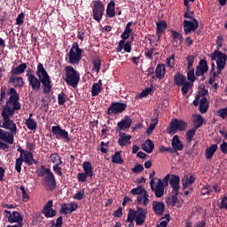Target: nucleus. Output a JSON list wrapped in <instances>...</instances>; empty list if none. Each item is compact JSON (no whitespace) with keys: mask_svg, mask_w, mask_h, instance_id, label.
<instances>
[{"mask_svg":"<svg viewBox=\"0 0 227 227\" xmlns=\"http://www.w3.org/2000/svg\"><path fill=\"white\" fill-rule=\"evenodd\" d=\"M24 161L25 160H24L23 157H20V158L16 159V160H15V167H14L15 171H17L19 173L21 172V166L24 163Z\"/></svg>","mask_w":227,"mask_h":227,"instance_id":"de8ad7c7","label":"nucleus"},{"mask_svg":"<svg viewBox=\"0 0 227 227\" xmlns=\"http://www.w3.org/2000/svg\"><path fill=\"white\" fill-rule=\"evenodd\" d=\"M59 213L62 215H67L70 213V207L68 204H62V207H60Z\"/></svg>","mask_w":227,"mask_h":227,"instance_id":"5fc2aeb1","label":"nucleus"},{"mask_svg":"<svg viewBox=\"0 0 227 227\" xmlns=\"http://www.w3.org/2000/svg\"><path fill=\"white\" fill-rule=\"evenodd\" d=\"M196 177L194 176H185L182 179L183 191L187 190L195 183Z\"/></svg>","mask_w":227,"mask_h":227,"instance_id":"bb28decb","label":"nucleus"},{"mask_svg":"<svg viewBox=\"0 0 227 227\" xmlns=\"http://www.w3.org/2000/svg\"><path fill=\"white\" fill-rule=\"evenodd\" d=\"M212 192L213 190L210 189V185H205L204 188L200 191V194H202L203 196L210 195Z\"/></svg>","mask_w":227,"mask_h":227,"instance_id":"052dcab7","label":"nucleus"},{"mask_svg":"<svg viewBox=\"0 0 227 227\" xmlns=\"http://www.w3.org/2000/svg\"><path fill=\"white\" fill-rule=\"evenodd\" d=\"M87 177H90L88 174L85 173H78L77 174V180L81 183L86 182Z\"/></svg>","mask_w":227,"mask_h":227,"instance_id":"bf43d9fd","label":"nucleus"},{"mask_svg":"<svg viewBox=\"0 0 227 227\" xmlns=\"http://www.w3.org/2000/svg\"><path fill=\"white\" fill-rule=\"evenodd\" d=\"M94 7L92 8V18L97 22H101L105 12V5L101 0L94 1Z\"/></svg>","mask_w":227,"mask_h":227,"instance_id":"1a4fd4ad","label":"nucleus"},{"mask_svg":"<svg viewBox=\"0 0 227 227\" xmlns=\"http://www.w3.org/2000/svg\"><path fill=\"white\" fill-rule=\"evenodd\" d=\"M219 209L227 210V195L222 197L221 203L219 205Z\"/></svg>","mask_w":227,"mask_h":227,"instance_id":"13d9d810","label":"nucleus"},{"mask_svg":"<svg viewBox=\"0 0 227 227\" xmlns=\"http://www.w3.org/2000/svg\"><path fill=\"white\" fill-rule=\"evenodd\" d=\"M155 148V145H153L151 139H146L145 145H142V150L146 152L147 153H153V150Z\"/></svg>","mask_w":227,"mask_h":227,"instance_id":"e433bc0d","label":"nucleus"},{"mask_svg":"<svg viewBox=\"0 0 227 227\" xmlns=\"http://www.w3.org/2000/svg\"><path fill=\"white\" fill-rule=\"evenodd\" d=\"M184 18L186 20H196L194 13L191 10L185 11V12L184 14Z\"/></svg>","mask_w":227,"mask_h":227,"instance_id":"864d4df0","label":"nucleus"},{"mask_svg":"<svg viewBox=\"0 0 227 227\" xmlns=\"http://www.w3.org/2000/svg\"><path fill=\"white\" fill-rule=\"evenodd\" d=\"M218 116L222 119H226L227 118V108H222L218 110Z\"/></svg>","mask_w":227,"mask_h":227,"instance_id":"774afa93","label":"nucleus"},{"mask_svg":"<svg viewBox=\"0 0 227 227\" xmlns=\"http://www.w3.org/2000/svg\"><path fill=\"white\" fill-rule=\"evenodd\" d=\"M51 133L57 140L63 139L66 142L71 141L68 131H66V129H62L60 125H53L51 127Z\"/></svg>","mask_w":227,"mask_h":227,"instance_id":"9d476101","label":"nucleus"},{"mask_svg":"<svg viewBox=\"0 0 227 227\" xmlns=\"http://www.w3.org/2000/svg\"><path fill=\"white\" fill-rule=\"evenodd\" d=\"M167 65L168 67L173 68L175 66V55L172 54L170 58H167Z\"/></svg>","mask_w":227,"mask_h":227,"instance_id":"69168bd1","label":"nucleus"},{"mask_svg":"<svg viewBox=\"0 0 227 227\" xmlns=\"http://www.w3.org/2000/svg\"><path fill=\"white\" fill-rule=\"evenodd\" d=\"M198 130V129L196 128H192L190 129L186 134H185V140L187 143H191L195 136L196 131Z\"/></svg>","mask_w":227,"mask_h":227,"instance_id":"c03bdc74","label":"nucleus"},{"mask_svg":"<svg viewBox=\"0 0 227 227\" xmlns=\"http://www.w3.org/2000/svg\"><path fill=\"white\" fill-rule=\"evenodd\" d=\"M102 63L100 59H96L92 60V72H97L98 74L101 70Z\"/></svg>","mask_w":227,"mask_h":227,"instance_id":"79ce46f5","label":"nucleus"},{"mask_svg":"<svg viewBox=\"0 0 227 227\" xmlns=\"http://www.w3.org/2000/svg\"><path fill=\"white\" fill-rule=\"evenodd\" d=\"M43 185L47 191H54L58 184L56 183V179L54 174H50L49 176H45L43 180Z\"/></svg>","mask_w":227,"mask_h":227,"instance_id":"dca6fc26","label":"nucleus"},{"mask_svg":"<svg viewBox=\"0 0 227 227\" xmlns=\"http://www.w3.org/2000/svg\"><path fill=\"white\" fill-rule=\"evenodd\" d=\"M133 120L129 116L126 115L120 122L117 124L115 129L116 133H121V130H127L132 126Z\"/></svg>","mask_w":227,"mask_h":227,"instance_id":"a211bd4d","label":"nucleus"},{"mask_svg":"<svg viewBox=\"0 0 227 227\" xmlns=\"http://www.w3.org/2000/svg\"><path fill=\"white\" fill-rule=\"evenodd\" d=\"M121 153V151L116 152L112 155V163L123 164L124 160H122Z\"/></svg>","mask_w":227,"mask_h":227,"instance_id":"ea45409f","label":"nucleus"},{"mask_svg":"<svg viewBox=\"0 0 227 227\" xmlns=\"http://www.w3.org/2000/svg\"><path fill=\"white\" fill-rule=\"evenodd\" d=\"M168 28V24L164 20L158 21L156 23V35L158 41L160 40V37L162 35V33L166 31Z\"/></svg>","mask_w":227,"mask_h":227,"instance_id":"b1692460","label":"nucleus"},{"mask_svg":"<svg viewBox=\"0 0 227 227\" xmlns=\"http://www.w3.org/2000/svg\"><path fill=\"white\" fill-rule=\"evenodd\" d=\"M194 59H195V56L194 55H188L186 57V61H187V80L193 82L196 80H198V77H196L194 74V68H192V66L194 64Z\"/></svg>","mask_w":227,"mask_h":227,"instance_id":"9b49d317","label":"nucleus"},{"mask_svg":"<svg viewBox=\"0 0 227 227\" xmlns=\"http://www.w3.org/2000/svg\"><path fill=\"white\" fill-rule=\"evenodd\" d=\"M137 212L135 209L129 208L127 222H137Z\"/></svg>","mask_w":227,"mask_h":227,"instance_id":"a18cd8bd","label":"nucleus"},{"mask_svg":"<svg viewBox=\"0 0 227 227\" xmlns=\"http://www.w3.org/2000/svg\"><path fill=\"white\" fill-rule=\"evenodd\" d=\"M216 150H217V145H210L209 147H207L205 151L206 159L207 160H210L213 158Z\"/></svg>","mask_w":227,"mask_h":227,"instance_id":"f704fd0d","label":"nucleus"},{"mask_svg":"<svg viewBox=\"0 0 227 227\" xmlns=\"http://www.w3.org/2000/svg\"><path fill=\"white\" fill-rule=\"evenodd\" d=\"M147 210L142 207H137V226H142L146 220Z\"/></svg>","mask_w":227,"mask_h":227,"instance_id":"4be33fe9","label":"nucleus"},{"mask_svg":"<svg viewBox=\"0 0 227 227\" xmlns=\"http://www.w3.org/2000/svg\"><path fill=\"white\" fill-rule=\"evenodd\" d=\"M83 171H84V174L88 175L90 178L93 177L94 176L93 168L90 161H85L83 163Z\"/></svg>","mask_w":227,"mask_h":227,"instance_id":"4c0bfd02","label":"nucleus"},{"mask_svg":"<svg viewBox=\"0 0 227 227\" xmlns=\"http://www.w3.org/2000/svg\"><path fill=\"white\" fill-rule=\"evenodd\" d=\"M102 91V81L99 80L98 82L94 83L91 86V97H97L98 95L100 94Z\"/></svg>","mask_w":227,"mask_h":227,"instance_id":"473e14b6","label":"nucleus"},{"mask_svg":"<svg viewBox=\"0 0 227 227\" xmlns=\"http://www.w3.org/2000/svg\"><path fill=\"white\" fill-rule=\"evenodd\" d=\"M51 226H55V227H62L63 226V216L59 215L57 218L56 223H54V221H52Z\"/></svg>","mask_w":227,"mask_h":227,"instance_id":"e2e57ef3","label":"nucleus"},{"mask_svg":"<svg viewBox=\"0 0 227 227\" xmlns=\"http://www.w3.org/2000/svg\"><path fill=\"white\" fill-rule=\"evenodd\" d=\"M115 3L114 0H111L107 5L106 15L109 19L115 17Z\"/></svg>","mask_w":227,"mask_h":227,"instance_id":"2f4dec72","label":"nucleus"},{"mask_svg":"<svg viewBox=\"0 0 227 227\" xmlns=\"http://www.w3.org/2000/svg\"><path fill=\"white\" fill-rule=\"evenodd\" d=\"M119 140L118 144L120 146L123 147L126 146L127 144H130V139H132V135H127L126 133L119 132Z\"/></svg>","mask_w":227,"mask_h":227,"instance_id":"cd10ccee","label":"nucleus"},{"mask_svg":"<svg viewBox=\"0 0 227 227\" xmlns=\"http://www.w3.org/2000/svg\"><path fill=\"white\" fill-rule=\"evenodd\" d=\"M211 61L216 60V66L225 67L227 61V55L220 50H215L213 54L210 55Z\"/></svg>","mask_w":227,"mask_h":227,"instance_id":"ddd939ff","label":"nucleus"},{"mask_svg":"<svg viewBox=\"0 0 227 227\" xmlns=\"http://www.w3.org/2000/svg\"><path fill=\"white\" fill-rule=\"evenodd\" d=\"M62 164V161L57 163L56 165H53V171L59 176H62L63 173L61 171V167H59Z\"/></svg>","mask_w":227,"mask_h":227,"instance_id":"603ef678","label":"nucleus"},{"mask_svg":"<svg viewBox=\"0 0 227 227\" xmlns=\"http://www.w3.org/2000/svg\"><path fill=\"white\" fill-rule=\"evenodd\" d=\"M209 71L208 63L205 59H200L199 65L196 67L195 75L196 77L204 76V74Z\"/></svg>","mask_w":227,"mask_h":227,"instance_id":"6ab92c4d","label":"nucleus"},{"mask_svg":"<svg viewBox=\"0 0 227 227\" xmlns=\"http://www.w3.org/2000/svg\"><path fill=\"white\" fill-rule=\"evenodd\" d=\"M170 221V216L168 214L165 215L164 216L161 217V222L159 225L156 227H167L168 223Z\"/></svg>","mask_w":227,"mask_h":227,"instance_id":"09e8293b","label":"nucleus"},{"mask_svg":"<svg viewBox=\"0 0 227 227\" xmlns=\"http://www.w3.org/2000/svg\"><path fill=\"white\" fill-rule=\"evenodd\" d=\"M188 123L183 120L177 118L173 119V121L168 124L167 128V133L168 135H174L177 131H184L187 128Z\"/></svg>","mask_w":227,"mask_h":227,"instance_id":"6e6552de","label":"nucleus"},{"mask_svg":"<svg viewBox=\"0 0 227 227\" xmlns=\"http://www.w3.org/2000/svg\"><path fill=\"white\" fill-rule=\"evenodd\" d=\"M1 114L3 118V125H0V128L11 130L12 134H17V125L10 119L11 116L15 115V112L12 111L10 108H6L3 109Z\"/></svg>","mask_w":227,"mask_h":227,"instance_id":"20e7f679","label":"nucleus"},{"mask_svg":"<svg viewBox=\"0 0 227 227\" xmlns=\"http://www.w3.org/2000/svg\"><path fill=\"white\" fill-rule=\"evenodd\" d=\"M24 20H25V13L21 12L18 18H16V25L20 26L21 24H24Z\"/></svg>","mask_w":227,"mask_h":227,"instance_id":"338daca9","label":"nucleus"},{"mask_svg":"<svg viewBox=\"0 0 227 227\" xmlns=\"http://www.w3.org/2000/svg\"><path fill=\"white\" fill-rule=\"evenodd\" d=\"M204 119L202 115L195 114L193 115V124L194 129H199L203 125Z\"/></svg>","mask_w":227,"mask_h":227,"instance_id":"58836bf2","label":"nucleus"},{"mask_svg":"<svg viewBox=\"0 0 227 227\" xmlns=\"http://www.w3.org/2000/svg\"><path fill=\"white\" fill-rule=\"evenodd\" d=\"M209 109V102L206 97H203L200 100L199 111L200 114H206Z\"/></svg>","mask_w":227,"mask_h":227,"instance_id":"c756f323","label":"nucleus"},{"mask_svg":"<svg viewBox=\"0 0 227 227\" xmlns=\"http://www.w3.org/2000/svg\"><path fill=\"white\" fill-rule=\"evenodd\" d=\"M36 75L39 79L36 78ZM36 75L27 78V81H28L29 86L32 88L33 91H39L41 90L42 83L43 94H50L52 90L51 80L42 63L37 64Z\"/></svg>","mask_w":227,"mask_h":227,"instance_id":"f257e3e1","label":"nucleus"},{"mask_svg":"<svg viewBox=\"0 0 227 227\" xmlns=\"http://www.w3.org/2000/svg\"><path fill=\"white\" fill-rule=\"evenodd\" d=\"M24 162L27 164L28 166H31L33 164H37L38 161L35 159L31 152L25 151L24 153Z\"/></svg>","mask_w":227,"mask_h":227,"instance_id":"7c9ffc66","label":"nucleus"},{"mask_svg":"<svg viewBox=\"0 0 227 227\" xmlns=\"http://www.w3.org/2000/svg\"><path fill=\"white\" fill-rule=\"evenodd\" d=\"M165 209H166V205L163 202H159V201L153 202V211L157 216L163 215Z\"/></svg>","mask_w":227,"mask_h":227,"instance_id":"5701e85b","label":"nucleus"},{"mask_svg":"<svg viewBox=\"0 0 227 227\" xmlns=\"http://www.w3.org/2000/svg\"><path fill=\"white\" fill-rule=\"evenodd\" d=\"M146 190L142 188V186H137V188H133L130 191V194L136 196V195H144L145 193H146Z\"/></svg>","mask_w":227,"mask_h":227,"instance_id":"49530a36","label":"nucleus"},{"mask_svg":"<svg viewBox=\"0 0 227 227\" xmlns=\"http://www.w3.org/2000/svg\"><path fill=\"white\" fill-rule=\"evenodd\" d=\"M126 109L127 105L125 103L113 102L107 109V114H118L120 113H122L123 111H126Z\"/></svg>","mask_w":227,"mask_h":227,"instance_id":"2eb2a0df","label":"nucleus"},{"mask_svg":"<svg viewBox=\"0 0 227 227\" xmlns=\"http://www.w3.org/2000/svg\"><path fill=\"white\" fill-rule=\"evenodd\" d=\"M53 201L48 200L43 206V214L46 218H53L56 216L58 212L52 208Z\"/></svg>","mask_w":227,"mask_h":227,"instance_id":"aec40b11","label":"nucleus"},{"mask_svg":"<svg viewBox=\"0 0 227 227\" xmlns=\"http://www.w3.org/2000/svg\"><path fill=\"white\" fill-rule=\"evenodd\" d=\"M187 82V77L184 74H182L180 72H177L174 76V84L181 87Z\"/></svg>","mask_w":227,"mask_h":227,"instance_id":"c85d7f7f","label":"nucleus"},{"mask_svg":"<svg viewBox=\"0 0 227 227\" xmlns=\"http://www.w3.org/2000/svg\"><path fill=\"white\" fill-rule=\"evenodd\" d=\"M82 57V50L80 48L79 43H74L73 46H71L69 52L67 53V63L71 65H79Z\"/></svg>","mask_w":227,"mask_h":227,"instance_id":"0eeeda50","label":"nucleus"},{"mask_svg":"<svg viewBox=\"0 0 227 227\" xmlns=\"http://www.w3.org/2000/svg\"><path fill=\"white\" fill-rule=\"evenodd\" d=\"M155 184V181L153 179L150 181L151 189L153 192H154L155 197L157 199H160L164 194V188L165 185L162 183L161 179H158L156 183V186L154 187L153 184Z\"/></svg>","mask_w":227,"mask_h":227,"instance_id":"4468645a","label":"nucleus"},{"mask_svg":"<svg viewBox=\"0 0 227 227\" xmlns=\"http://www.w3.org/2000/svg\"><path fill=\"white\" fill-rule=\"evenodd\" d=\"M133 26V22L130 21L126 25V27H124V31L121 35V40L119 42V44L116 48L117 52H122V51L129 53L132 51V41H127L129 36L132 35L133 28L131 27Z\"/></svg>","mask_w":227,"mask_h":227,"instance_id":"f03ea898","label":"nucleus"},{"mask_svg":"<svg viewBox=\"0 0 227 227\" xmlns=\"http://www.w3.org/2000/svg\"><path fill=\"white\" fill-rule=\"evenodd\" d=\"M67 101L66 95L64 92L58 95V104L59 106H63Z\"/></svg>","mask_w":227,"mask_h":227,"instance_id":"6e6d98bb","label":"nucleus"},{"mask_svg":"<svg viewBox=\"0 0 227 227\" xmlns=\"http://www.w3.org/2000/svg\"><path fill=\"white\" fill-rule=\"evenodd\" d=\"M14 135L13 132H5V135L2 138V141H4L8 143L9 145H13L14 144Z\"/></svg>","mask_w":227,"mask_h":227,"instance_id":"37998d69","label":"nucleus"},{"mask_svg":"<svg viewBox=\"0 0 227 227\" xmlns=\"http://www.w3.org/2000/svg\"><path fill=\"white\" fill-rule=\"evenodd\" d=\"M36 174H37V176L43 177L45 176V175L46 176H49L53 173L49 168H45V165H41V168H39V170L36 171Z\"/></svg>","mask_w":227,"mask_h":227,"instance_id":"c9c22d12","label":"nucleus"},{"mask_svg":"<svg viewBox=\"0 0 227 227\" xmlns=\"http://www.w3.org/2000/svg\"><path fill=\"white\" fill-rule=\"evenodd\" d=\"M171 145L174 153L182 152V150L184 149V145L182 144V141L179 139L178 135L174 136Z\"/></svg>","mask_w":227,"mask_h":227,"instance_id":"a878e982","label":"nucleus"},{"mask_svg":"<svg viewBox=\"0 0 227 227\" xmlns=\"http://www.w3.org/2000/svg\"><path fill=\"white\" fill-rule=\"evenodd\" d=\"M131 171L135 174H138L145 171V167H143V165L137 164L134 166V168H132Z\"/></svg>","mask_w":227,"mask_h":227,"instance_id":"4d7b16f0","label":"nucleus"},{"mask_svg":"<svg viewBox=\"0 0 227 227\" xmlns=\"http://www.w3.org/2000/svg\"><path fill=\"white\" fill-rule=\"evenodd\" d=\"M50 160H51L53 163H59L60 161H62L60 156L58 153H53L50 155Z\"/></svg>","mask_w":227,"mask_h":227,"instance_id":"0e129e2a","label":"nucleus"},{"mask_svg":"<svg viewBox=\"0 0 227 227\" xmlns=\"http://www.w3.org/2000/svg\"><path fill=\"white\" fill-rule=\"evenodd\" d=\"M183 27H184V34L189 35L191 32L195 31L199 28L200 23L198 20H194L192 21L184 20L183 23Z\"/></svg>","mask_w":227,"mask_h":227,"instance_id":"f3484780","label":"nucleus"},{"mask_svg":"<svg viewBox=\"0 0 227 227\" xmlns=\"http://www.w3.org/2000/svg\"><path fill=\"white\" fill-rule=\"evenodd\" d=\"M167 69L163 64H158L155 68V74L152 75V80L158 79L161 81L166 76Z\"/></svg>","mask_w":227,"mask_h":227,"instance_id":"412c9836","label":"nucleus"},{"mask_svg":"<svg viewBox=\"0 0 227 227\" xmlns=\"http://www.w3.org/2000/svg\"><path fill=\"white\" fill-rule=\"evenodd\" d=\"M16 84L14 85L15 89H21L25 86L24 79L21 76H16Z\"/></svg>","mask_w":227,"mask_h":227,"instance_id":"3c124183","label":"nucleus"},{"mask_svg":"<svg viewBox=\"0 0 227 227\" xmlns=\"http://www.w3.org/2000/svg\"><path fill=\"white\" fill-rule=\"evenodd\" d=\"M171 36H172L173 41L176 43H181L184 42V37H183L182 34L178 33L177 31L171 30Z\"/></svg>","mask_w":227,"mask_h":227,"instance_id":"a19ab883","label":"nucleus"},{"mask_svg":"<svg viewBox=\"0 0 227 227\" xmlns=\"http://www.w3.org/2000/svg\"><path fill=\"white\" fill-rule=\"evenodd\" d=\"M155 51L154 47H152L151 49L145 48V56L146 59L153 60V51Z\"/></svg>","mask_w":227,"mask_h":227,"instance_id":"8fccbe9b","label":"nucleus"},{"mask_svg":"<svg viewBox=\"0 0 227 227\" xmlns=\"http://www.w3.org/2000/svg\"><path fill=\"white\" fill-rule=\"evenodd\" d=\"M180 176L172 175L169 180L170 186L172 188V196L168 199L167 204L172 207H176L178 201L179 191H180Z\"/></svg>","mask_w":227,"mask_h":227,"instance_id":"7ed1b4c3","label":"nucleus"},{"mask_svg":"<svg viewBox=\"0 0 227 227\" xmlns=\"http://www.w3.org/2000/svg\"><path fill=\"white\" fill-rule=\"evenodd\" d=\"M33 114H30L29 118L25 121V125L29 130H35L37 129V122L32 119Z\"/></svg>","mask_w":227,"mask_h":227,"instance_id":"72a5a7b5","label":"nucleus"},{"mask_svg":"<svg viewBox=\"0 0 227 227\" xmlns=\"http://www.w3.org/2000/svg\"><path fill=\"white\" fill-rule=\"evenodd\" d=\"M65 82L67 85L76 88L80 82V73L77 72L74 67L67 66L65 68Z\"/></svg>","mask_w":227,"mask_h":227,"instance_id":"423d86ee","label":"nucleus"},{"mask_svg":"<svg viewBox=\"0 0 227 227\" xmlns=\"http://www.w3.org/2000/svg\"><path fill=\"white\" fill-rule=\"evenodd\" d=\"M27 68V65L26 63H21L20 66L12 67L11 70L12 76H17L21 74H24Z\"/></svg>","mask_w":227,"mask_h":227,"instance_id":"393cba45","label":"nucleus"},{"mask_svg":"<svg viewBox=\"0 0 227 227\" xmlns=\"http://www.w3.org/2000/svg\"><path fill=\"white\" fill-rule=\"evenodd\" d=\"M4 214L10 223H17L18 224H22V222L24 221V217H22L20 213L18 211L11 213L9 210L5 209L4 210Z\"/></svg>","mask_w":227,"mask_h":227,"instance_id":"f8f14e48","label":"nucleus"},{"mask_svg":"<svg viewBox=\"0 0 227 227\" xmlns=\"http://www.w3.org/2000/svg\"><path fill=\"white\" fill-rule=\"evenodd\" d=\"M10 98L3 107V110L10 109L11 111H20L21 105L19 102L20 95L15 88H11L9 91Z\"/></svg>","mask_w":227,"mask_h":227,"instance_id":"39448f33","label":"nucleus"},{"mask_svg":"<svg viewBox=\"0 0 227 227\" xmlns=\"http://www.w3.org/2000/svg\"><path fill=\"white\" fill-rule=\"evenodd\" d=\"M181 86H182V93L184 96L185 94H187L189 92L190 88H191V83L189 82H187Z\"/></svg>","mask_w":227,"mask_h":227,"instance_id":"680f3d73","label":"nucleus"}]
</instances>
